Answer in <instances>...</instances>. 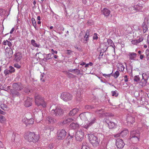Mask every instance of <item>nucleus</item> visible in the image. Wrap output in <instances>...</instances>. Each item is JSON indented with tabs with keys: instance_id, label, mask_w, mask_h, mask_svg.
Returning <instances> with one entry per match:
<instances>
[{
	"instance_id": "obj_47",
	"label": "nucleus",
	"mask_w": 149,
	"mask_h": 149,
	"mask_svg": "<svg viewBox=\"0 0 149 149\" xmlns=\"http://www.w3.org/2000/svg\"><path fill=\"white\" fill-rule=\"evenodd\" d=\"M4 73L5 75L9 74L10 73H11L10 71L9 70L7 69L5 70L4 71Z\"/></svg>"
},
{
	"instance_id": "obj_21",
	"label": "nucleus",
	"mask_w": 149,
	"mask_h": 149,
	"mask_svg": "<svg viewBox=\"0 0 149 149\" xmlns=\"http://www.w3.org/2000/svg\"><path fill=\"white\" fill-rule=\"evenodd\" d=\"M128 56L130 60L134 61L136 60V59L137 56V54L136 53L134 52H130L129 53Z\"/></svg>"
},
{
	"instance_id": "obj_33",
	"label": "nucleus",
	"mask_w": 149,
	"mask_h": 149,
	"mask_svg": "<svg viewBox=\"0 0 149 149\" xmlns=\"http://www.w3.org/2000/svg\"><path fill=\"white\" fill-rule=\"evenodd\" d=\"M107 42L108 44L110 46H112L114 49H115V46L114 45V43L113 41L110 39H109L107 40Z\"/></svg>"
},
{
	"instance_id": "obj_20",
	"label": "nucleus",
	"mask_w": 149,
	"mask_h": 149,
	"mask_svg": "<svg viewBox=\"0 0 149 149\" xmlns=\"http://www.w3.org/2000/svg\"><path fill=\"white\" fill-rule=\"evenodd\" d=\"M56 121L53 117L50 116H47L45 119L46 122L48 123H54Z\"/></svg>"
},
{
	"instance_id": "obj_6",
	"label": "nucleus",
	"mask_w": 149,
	"mask_h": 149,
	"mask_svg": "<svg viewBox=\"0 0 149 149\" xmlns=\"http://www.w3.org/2000/svg\"><path fill=\"white\" fill-rule=\"evenodd\" d=\"M60 97L64 101H67L72 99V96L68 93L64 92L61 94Z\"/></svg>"
},
{
	"instance_id": "obj_56",
	"label": "nucleus",
	"mask_w": 149,
	"mask_h": 149,
	"mask_svg": "<svg viewBox=\"0 0 149 149\" xmlns=\"http://www.w3.org/2000/svg\"><path fill=\"white\" fill-rule=\"evenodd\" d=\"M54 147V145L52 144H50L49 146L48 147L49 148V149H52Z\"/></svg>"
},
{
	"instance_id": "obj_46",
	"label": "nucleus",
	"mask_w": 149,
	"mask_h": 149,
	"mask_svg": "<svg viewBox=\"0 0 149 149\" xmlns=\"http://www.w3.org/2000/svg\"><path fill=\"white\" fill-rule=\"evenodd\" d=\"M42 53L39 52L38 53H37L36 54V56L37 57H38L39 58H41L42 56Z\"/></svg>"
},
{
	"instance_id": "obj_51",
	"label": "nucleus",
	"mask_w": 149,
	"mask_h": 149,
	"mask_svg": "<svg viewBox=\"0 0 149 149\" xmlns=\"http://www.w3.org/2000/svg\"><path fill=\"white\" fill-rule=\"evenodd\" d=\"M81 99V96L80 95H77V100L78 101H79Z\"/></svg>"
},
{
	"instance_id": "obj_34",
	"label": "nucleus",
	"mask_w": 149,
	"mask_h": 149,
	"mask_svg": "<svg viewBox=\"0 0 149 149\" xmlns=\"http://www.w3.org/2000/svg\"><path fill=\"white\" fill-rule=\"evenodd\" d=\"M147 82V81L142 79L141 81L140 82V84L141 86H146Z\"/></svg>"
},
{
	"instance_id": "obj_53",
	"label": "nucleus",
	"mask_w": 149,
	"mask_h": 149,
	"mask_svg": "<svg viewBox=\"0 0 149 149\" xmlns=\"http://www.w3.org/2000/svg\"><path fill=\"white\" fill-rule=\"evenodd\" d=\"M143 40V38L142 37H140L137 40L138 43H139L140 42H142Z\"/></svg>"
},
{
	"instance_id": "obj_55",
	"label": "nucleus",
	"mask_w": 149,
	"mask_h": 149,
	"mask_svg": "<svg viewBox=\"0 0 149 149\" xmlns=\"http://www.w3.org/2000/svg\"><path fill=\"white\" fill-rule=\"evenodd\" d=\"M93 108V107L91 106L87 105L85 106V108L86 109H91Z\"/></svg>"
},
{
	"instance_id": "obj_50",
	"label": "nucleus",
	"mask_w": 149,
	"mask_h": 149,
	"mask_svg": "<svg viewBox=\"0 0 149 149\" xmlns=\"http://www.w3.org/2000/svg\"><path fill=\"white\" fill-rule=\"evenodd\" d=\"M111 74H112V73H111L110 74H102V75L104 77H105L106 78V77H110L111 76Z\"/></svg>"
},
{
	"instance_id": "obj_32",
	"label": "nucleus",
	"mask_w": 149,
	"mask_h": 149,
	"mask_svg": "<svg viewBox=\"0 0 149 149\" xmlns=\"http://www.w3.org/2000/svg\"><path fill=\"white\" fill-rule=\"evenodd\" d=\"M82 149H91L88 144L85 142H84L83 143Z\"/></svg>"
},
{
	"instance_id": "obj_12",
	"label": "nucleus",
	"mask_w": 149,
	"mask_h": 149,
	"mask_svg": "<svg viewBox=\"0 0 149 149\" xmlns=\"http://www.w3.org/2000/svg\"><path fill=\"white\" fill-rule=\"evenodd\" d=\"M44 102L43 98L39 95H37L35 97V102L38 106H40Z\"/></svg>"
},
{
	"instance_id": "obj_39",
	"label": "nucleus",
	"mask_w": 149,
	"mask_h": 149,
	"mask_svg": "<svg viewBox=\"0 0 149 149\" xmlns=\"http://www.w3.org/2000/svg\"><path fill=\"white\" fill-rule=\"evenodd\" d=\"M120 73L118 71H116L112 75L115 78H117L119 75Z\"/></svg>"
},
{
	"instance_id": "obj_23",
	"label": "nucleus",
	"mask_w": 149,
	"mask_h": 149,
	"mask_svg": "<svg viewBox=\"0 0 149 149\" xmlns=\"http://www.w3.org/2000/svg\"><path fill=\"white\" fill-rule=\"evenodd\" d=\"M79 125L77 123H72L70 125V127L73 130H75L79 127Z\"/></svg>"
},
{
	"instance_id": "obj_28",
	"label": "nucleus",
	"mask_w": 149,
	"mask_h": 149,
	"mask_svg": "<svg viewBox=\"0 0 149 149\" xmlns=\"http://www.w3.org/2000/svg\"><path fill=\"white\" fill-rule=\"evenodd\" d=\"M1 108L5 111H8L9 110V108L5 104H2L0 105Z\"/></svg>"
},
{
	"instance_id": "obj_16",
	"label": "nucleus",
	"mask_w": 149,
	"mask_h": 149,
	"mask_svg": "<svg viewBox=\"0 0 149 149\" xmlns=\"http://www.w3.org/2000/svg\"><path fill=\"white\" fill-rule=\"evenodd\" d=\"M33 101L32 99L29 97H27L25 100L24 105L25 107H29L31 106L32 102Z\"/></svg>"
},
{
	"instance_id": "obj_52",
	"label": "nucleus",
	"mask_w": 149,
	"mask_h": 149,
	"mask_svg": "<svg viewBox=\"0 0 149 149\" xmlns=\"http://www.w3.org/2000/svg\"><path fill=\"white\" fill-rule=\"evenodd\" d=\"M14 66L15 67L18 69L20 68L21 67L20 65L17 63L15 64L14 65Z\"/></svg>"
},
{
	"instance_id": "obj_61",
	"label": "nucleus",
	"mask_w": 149,
	"mask_h": 149,
	"mask_svg": "<svg viewBox=\"0 0 149 149\" xmlns=\"http://www.w3.org/2000/svg\"><path fill=\"white\" fill-rule=\"evenodd\" d=\"M41 105L43 107H45L46 106V103H45L44 101L42 103Z\"/></svg>"
},
{
	"instance_id": "obj_40",
	"label": "nucleus",
	"mask_w": 149,
	"mask_h": 149,
	"mask_svg": "<svg viewBox=\"0 0 149 149\" xmlns=\"http://www.w3.org/2000/svg\"><path fill=\"white\" fill-rule=\"evenodd\" d=\"M140 79V77L139 75L135 76L134 77V81L136 82H139Z\"/></svg>"
},
{
	"instance_id": "obj_45",
	"label": "nucleus",
	"mask_w": 149,
	"mask_h": 149,
	"mask_svg": "<svg viewBox=\"0 0 149 149\" xmlns=\"http://www.w3.org/2000/svg\"><path fill=\"white\" fill-rule=\"evenodd\" d=\"M9 70L10 71L11 73L13 72H15V69L12 66H10L9 67Z\"/></svg>"
},
{
	"instance_id": "obj_1",
	"label": "nucleus",
	"mask_w": 149,
	"mask_h": 149,
	"mask_svg": "<svg viewBox=\"0 0 149 149\" xmlns=\"http://www.w3.org/2000/svg\"><path fill=\"white\" fill-rule=\"evenodd\" d=\"M39 137L38 135L30 132H26L24 135L25 139L29 142H36L39 140Z\"/></svg>"
},
{
	"instance_id": "obj_41",
	"label": "nucleus",
	"mask_w": 149,
	"mask_h": 149,
	"mask_svg": "<svg viewBox=\"0 0 149 149\" xmlns=\"http://www.w3.org/2000/svg\"><path fill=\"white\" fill-rule=\"evenodd\" d=\"M13 90H12L11 91V92L13 96H18L19 95V93L18 92L16 91H15V92H13Z\"/></svg>"
},
{
	"instance_id": "obj_63",
	"label": "nucleus",
	"mask_w": 149,
	"mask_h": 149,
	"mask_svg": "<svg viewBox=\"0 0 149 149\" xmlns=\"http://www.w3.org/2000/svg\"><path fill=\"white\" fill-rule=\"evenodd\" d=\"M51 51L52 52H53L52 54H57V52L56 51H54L53 49H52L51 50Z\"/></svg>"
},
{
	"instance_id": "obj_36",
	"label": "nucleus",
	"mask_w": 149,
	"mask_h": 149,
	"mask_svg": "<svg viewBox=\"0 0 149 149\" xmlns=\"http://www.w3.org/2000/svg\"><path fill=\"white\" fill-rule=\"evenodd\" d=\"M89 35V32L88 31H86V34L84 37V39L86 41L85 42H84L85 43H86V42L88 40V36Z\"/></svg>"
},
{
	"instance_id": "obj_5",
	"label": "nucleus",
	"mask_w": 149,
	"mask_h": 149,
	"mask_svg": "<svg viewBox=\"0 0 149 149\" xmlns=\"http://www.w3.org/2000/svg\"><path fill=\"white\" fill-rule=\"evenodd\" d=\"M84 131L80 129L78 130L76 132L75 137L77 141H81L84 138Z\"/></svg>"
},
{
	"instance_id": "obj_64",
	"label": "nucleus",
	"mask_w": 149,
	"mask_h": 149,
	"mask_svg": "<svg viewBox=\"0 0 149 149\" xmlns=\"http://www.w3.org/2000/svg\"><path fill=\"white\" fill-rule=\"evenodd\" d=\"M147 42L148 45V47H149V35H148L147 36Z\"/></svg>"
},
{
	"instance_id": "obj_27",
	"label": "nucleus",
	"mask_w": 149,
	"mask_h": 149,
	"mask_svg": "<svg viewBox=\"0 0 149 149\" xmlns=\"http://www.w3.org/2000/svg\"><path fill=\"white\" fill-rule=\"evenodd\" d=\"M79 110L78 109L74 108L70 111L69 115L70 116H74L78 111Z\"/></svg>"
},
{
	"instance_id": "obj_48",
	"label": "nucleus",
	"mask_w": 149,
	"mask_h": 149,
	"mask_svg": "<svg viewBox=\"0 0 149 149\" xmlns=\"http://www.w3.org/2000/svg\"><path fill=\"white\" fill-rule=\"evenodd\" d=\"M131 42L133 45H137L138 44V43L137 40H133L131 41Z\"/></svg>"
},
{
	"instance_id": "obj_31",
	"label": "nucleus",
	"mask_w": 149,
	"mask_h": 149,
	"mask_svg": "<svg viewBox=\"0 0 149 149\" xmlns=\"http://www.w3.org/2000/svg\"><path fill=\"white\" fill-rule=\"evenodd\" d=\"M119 71H123L125 69L123 65L121 63H119L117 65Z\"/></svg>"
},
{
	"instance_id": "obj_14",
	"label": "nucleus",
	"mask_w": 149,
	"mask_h": 149,
	"mask_svg": "<svg viewBox=\"0 0 149 149\" xmlns=\"http://www.w3.org/2000/svg\"><path fill=\"white\" fill-rule=\"evenodd\" d=\"M128 133V131L127 130H125L120 132L119 134H116L114 135L115 137L118 136L124 137L126 136Z\"/></svg>"
},
{
	"instance_id": "obj_54",
	"label": "nucleus",
	"mask_w": 149,
	"mask_h": 149,
	"mask_svg": "<svg viewBox=\"0 0 149 149\" xmlns=\"http://www.w3.org/2000/svg\"><path fill=\"white\" fill-rule=\"evenodd\" d=\"M96 112V113H99L100 114H101L103 113L104 112L103 110L102 109H101L97 110Z\"/></svg>"
},
{
	"instance_id": "obj_18",
	"label": "nucleus",
	"mask_w": 149,
	"mask_h": 149,
	"mask_svg": "<svg viewBox=\"0 0 149 149\" xmlns=\"http://www.w3.org/2000/svg\"><path fill=\"white\" fill-rule=\"evenodd\" d=\"M76 120V119L73 118H69L65 120H64L62 123L64 125L69 124L70 122L75 121Z\"/></svg>"
},
{
	"instance_id": "obj_17",
	"label": "nucleus",
	"mask_w": 149,
	"mask_h": 149,
	"mask_svg": "<svg viewBox=\"0 0 149 149\" xmlns=\"http://www.w3.org/2000/svg\"><path fill=\"white\" fill-rule=\"evenodd\" d=\"M143 5L141 4H138L134 6V7L129 8V10H132V9L136 11H142V9L143 8Z\"/></svg>"
},
{
	"instance_id": "obj_2",
	"label": "nucleus",
	"mask_w": 149,
	"mask_h": 149,
	"mask_svg": "<svg viewBox=\"0 0 149 149\" xmlns=\"http://www.w3.org/2000/svg\"><path fill=\"white\" fill-rule=\"evenodd\" d=\"M140 132L138 131H133L131 132L130 139L132 142L135 143L139 141Z\"/></svg>"
},
{
	"instance_id": "obj_35",
	"label": "nucleus",
	"mask_w": 149,
	"mask_h": 149,
	"mask_svg": "<svg viewBox=\"0 0 149 149\" xmlns=\"http://www.w3.org/2000/svg\"><path fill=\"white\" fill-rule=\"evenodd\" d=\"M65 73L66 74V75L69 77L74 78L75 77V76L73 74L68 72L65 71Z\"/></svg>"
},
{
	"instance_id": "obj_29",
	"label": "nucleus",
	"mask_w": 149,
	"mask_h": 149,
	"mask_svg": "<svg viewBox=\"0 0 149 149\" xmlns=\"http://www.w3.org/2000/svg\"><path fill=\"white\" fill-rule=\"evenodd\" d=\"M149 77V74L147 73H143L142 74V78L147 81H148V78Z\"/></svg>"
},
{
	"instance_id": "obj_11",
	"label": "nucleus",
	"mask_w": 149,
	"mask_h": 149,
	"mask_svg": "<svg viewBox=\"0 0 149 149\" xmlns=\"http://www.w3.org/2000/svg\"><path fill=\"white\" fill-rule=\"evenodd\" d=\"M5 56L6 57L10 58L12 56L13 54L12 49L10 47H6L5 49Z\"/></svg>"
},
{
	"instance_id": "obj_22",
	"label": "nucleus",
	"mask_w": 149,
	"mask_h": 149,
	"mask_svg": "<svg viewBox=\"0 0 149 149\" xmlns=\"http://www.w3.org/2000/svg\"><path fill=\"white\" fill-rule=\"evenodd\" d=\"M126 119L128 123H130L131 124H133L135 122V118L130 115L127 116Z\"/></svg>"
},
{
	"instance_id": "obj_3",
	"label": "nucleus",
	"mask_w": 149,
	"mask_h": 149,
	"mask_svg": "<svg viewBox=\"0 0 149 149\" xmlns=\"http://www.w3.org/2000/svg\"><path fill=\"white\" fill-rule=\"evenodd\" d=\"M88 135L89 140L93 146L96 147L99 145L100 140L96 136L90 134H88Z\"/></svg>"
},
{
	"instance_id": "obj_25",
	"label": "nucleus",
	"mask_w": 149,
	"mask_h": 149,
	"mask_svg": "<svg viewBox=\"0 0 149 149\" xmlns=\"http://www.w3.org/2000/svg\"><path fill=\"white\" fill-rule=\"evenodd\" d=\"M102 12L103 14L106 16H109L110 13V10L107 8H104V9L102 10Z\"/></svg>"
},
{
	"instance_id": "obj_7",
	"label": "nucleus",
	"mask_w": 149,
	"mask_h": 149,
	"mask_svg": "<svg viewBox=\"0 0 149 149\" xmlns=\"http://www.w3.org/2000/svg\"><path fill=\"white\" fill-rule=\"evenodd\" d=\"M66 135V132L63 129L58 130L57 132L58 139L60 140L63 139Z\"/></svg>"
},
{
	"instance_id": "obj_59",
	"label": "nucleus",
	"mask_w": 149,
	"mask_h": 149,
	"mask_svg": "<svg viewBox=\"0 0 149 149\" xmlns=\"http://www.w3.org/2000/svg\"><path fill=\"white\" fill-rule=\"evenodd\" d=\"M15 134H13L12 136V140L14 141L15 140Z\"/></svg>"
},
{
	"instance_id": "obj_49",
	"label": "nucleus",
	"mask_w": 149,
	"mask_h": 149,
	"mask_svg": "<svg viewBox=\"0 0 149 149\" xmlns=\"http://www.w3.org/2000/svg\"><path fill=\"white\" fill-rule=\"evenodd\" d=\"M5 119V117L3 116L0 115V122L2 123Z\"/></svg>"
},
{
	"instance_id": "obj_30",
	"label": "nucleus",
	"mask_w": 149,
	"mask_h": 149,
	"mask_svg": "<svg viewBox=\"0 0 149 149\" xmlns=\"http://www.w3.org/2000/svg\"><path fill=\"white\" fill-rule=\"evenodd\" d=\"M15 60L17 61H19L22 59V56L19 53H17L15 55Z\"/></svg>"
},
{
	"instance_id": "obj_26",
	"label": "nucleus",
	"mask_w": 149,
	"mask_h": 149,
	"mask_svg": "<svg viewBox=\"0 0 149 149\" xmlns=\"http://www.w3.org/2000/svg\"><path fill=\"white\" fill-rule=\"evenodd\" d=\"M64 28L63 26H60L58 28L56 32L60 34H62L63 33V32L64 31Z\"/></svg>"
},
{
	"instance_id": "obj_62",
	"label": "nucleus",
	"mask_w": 149,
	"mask_h": 149,
	"mask_svg": "<svg viewBox=\"0 0 149 149\" xmlns=\"http://www.w3.org/2000/svg\"><path fill=\"white\" fill-rule=\"evenodd\" d=\"M24 90L25 92L27 93H29V92L30 91L29 89L27 88H24Z\"/></svg>"
},
{
	"instance_id": "obj_57",
	"label": "nucleus",
	"mask_w": 149,
	"mask_h": 149,
	"mask_svg": "<svg viewBox=\"0 0 149 149\" xmlns=\"http://www.w3.org/2000/svg\"><path fill=\"white\" fill-rule=\"evenodd\" d=\"M124 81L125 82H127L128 81V79L127 78V76L126 75L124 76Z\"/></svg>"
},
{
	"instance_id": "obj_44",
	"label": "nucleus",
	"mask_w": 149,
	"mask_h": 149,
	"mask_svg": "<svg viewBox=\"0 0 149 149\" xmlns=\"http://www.w3.org/2000/svg\"><path fill=\"white\" fill-rule=\"evenodd\" d=\"M145 53L147 59H149V49H147L145 52Z\"/></svg>"
},
{
	"instance_id": "obj_58",
	"label": "nucleus",
	"mask_w": 149,
	"mask_h": 149,
	"mask_svg": "<svg viewBox=\"0 0 149 149\" xmlns=\"http://www.w3.org/2000/svg\"><path fill=\"white\" fill-rule=\"evenodd\" d=\"M52 56V54H49L47 55V59H50L51 58V56Z\"/></svg>"
},
{
	"instance_id": "obj_15",
	"label": "nucleus",
	"mask_w": 149,
	"mask_h": 149,
	"mask_svg": "<svg viewBox=\"0 0 149 149\" xmlns=\"http://www.w3.org/2000/svg\"><path fill=\"white\" fill-rule=\"evenodd\" d=\"M106 122L108 125L110 129L115 128L118 126V125L117 123L111 121L107 120Z\"/></svg>"
},
{
	"instance_id": "obj_37",
	"label": "nucleus",
	"mask_w": 149,
	"mask_h": 149,
	"mask_svg": "<svg viewBox=\"0 0 149 149\" xmlns=\"http://www.w3.org/2000/svg\"><path fill=\"white\" fill-rule=\"evenodd\" d=\"M34 122V120L33 119L31 118L27 120V124L29 125H32L33 123Z\"/></svg>"
},
{
	"instance_id": "obj_38",
	"label": "nucleus",
	"mask_w": 149,
	"mask_h": 149,
	"mask_svg": "<svg viewBox=\"0 0 149 149\" xmlns=\"http://www.w3.org/2000/svg\"><path fill=\"white\" fill-rule=\"evenodd\" d=\"M32 23L33 24V26H34L35 28L37 29L36 27V22L35 19L33 18H31Z\"/></svg>"
},
{
	"instance_id": "obj_13",
	"label": "nucleus",
	"mask_w": 149,
	"mask_h": 149,
	"mask_svg": "<svg viewBox=\"0 0 149 149\" xmlns=\"http://www.w3.org/2000/svg\"><path fill=\"white\" fill-rule=\"evenodd\" d=\"M116 145L118 148H123L125 145V143L123 140L120 139H118L116 142Z\"/></svg>"
},
{
	"instance_id": "obj_9",
	"label": "nucleus",
	"mask_w": 149,
	"mask_h": 149,
	"mask_svg": "<svg viewBox=\"0 0 149 149\" xmlns=\"http://www.w3.org/2000/svg\"><path fill=\"white\" fill-rule=\"evenodd\" d=\"M91 114L89 113H83L80 114L79 115V117L81 119L85 121V123H86L87 120L90 116H91Z\"/></svg>"
},
{
	"instance_id": "obj_10",
	"label": "nucleus",
	"mask_w": 149,
	"mask_h": 149,
	"mask_svg": "<svg viewBox=\"0 0 149 149\" xmlns=\"http://www.w3.org/2000/svg\"><path fill=\"white\" fill-rule=\"evenodd\" d=\"M62 110L60 108L57 107L55 109H53L51 111V113L56 116H60L62 114Z\"/></svg>"
},
{
	"instance_id": "obj_42",
	"label": "nucleus",
	"mask_w": 149,
	"mask_h": 149,
	"mask_svg": "<svg viewBox=\"0 0 149 149\" xmlns=\"http://www.w3.org/2000/svg\"><path fill=\"white\" fill-rule=\"evenodd\" d=\"M80 70L76 69H74V72H73V73L76 74L77 75L80 74Z\"/></svg>"
},
{
	"instance_id": "obj_4",
	"label": "nucleus",
	"mask_w": 149,
	"mask_h": 149,
	"mask_svg": "<svg viewBox=\"0 0 149 149\" xmlns=\"http://www.w3.org/2000/svg\"><path fill=\"white\" fill-rule=\"evenodd\" d=\"M96 119L94 116H91L90 118H88L86 123H85L83 124H82V127L86 129H88L90 126L93 125L96 122Z\"/></svg>"
},
{
	"instance_id": "obj_43",
	"label": "nucleus",
	"mask_w": 149,
	"mask_h": 149,
	"mask_svg": "<svg viewBox=\"0 0 149 149\" xmlns=\"http://www.w3.org/2000/svg\"><path fill=\"white\" fill-rule=\"evenodd\" d=\"M112 95L113 96L117 97L118 95V93L116 91L111 92Z\"/></svg>"
},
{
	"instance_id": "obj_8",
	"label": "nucleus",
	"mask_w": 149,
	"mask_h": 149,
	"mask_svg": "<svg viewBox=\"0 0 149 149\" xmlns=\"http://www.w3.org/2000/svg\"><path fill=\"white\" fill-rule=\"evenodd\" d=\"M149 17L147 16L144 19V22L142 24V27L144 33L146 32L148 30V25L149 23L148 20Z\"/></svg>"
},
{
	"instance_id": "obj_24",
	"label": "nucleus",
	"mask_w": 149,
	"mask_h": 149,
	"mask_svg": "<svg viewBox=\"0 0 149 149\" xmlns=\"http://www.w3.org/2000/svg\"><path fill=\"white\" fill-rule=\"evenodd\" d=\"M31 45L34 47L37 48H41V46L39 43H36L34 40H31Z\"/></svg>"
},
{
	"instance_id": "obj_19",
	"label": "nucleus",
	"mask_w": 149,
	"mask_h": 149,
	"mask_svg": "<svg viewBox=\"0 0 149 149\" xmlns=\"http://www.w3.org/2000/svg\"><path fill=\"white\" fill-rule=\"evenodd\" d=\"M13 86L15 90L18 91L21 90L23 88V86L21 84H18L17 83L14 84Z\"/></svg>"
},
{
	"instance_id": "obj_60",
	"label": "nucleus",
	"mask_w": 149,
	"mask_h": 149,
	"mask_svg": "<svg viewBox=\"0 0 149 149\" xmlns=\"http://www.w3.org/2000/svg\"><path fill=\"white\" fill-rule=\"evenodd\" d=\"M93 39L97 40L98 39V37L97 36V34L96 33H95L94 36H93Z\"/></svg>"
}]
</instances>
